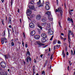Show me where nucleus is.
Returning <instances> with one entry per match:
<instances>
[{"mask_svg":"<svg viewBox=\"0 0 75 75\" xmlns=\"http://www.w3.org/2000/svg\"><path fill=\"white\" fill-rule=\"evenodd\" d=\"M47 26L46 28V30H48V33L49 35H52L53 34V31L51 30V25L50 23H48L47 24Z\"/></svg>","mask_w":75,"mask_h":75,"instance_id":"nucleus-1","label":"nucleus"},{"mask_svg":"<svg viewBox=\"0 0 75 75\" xmlns=\"http://www.w3.org/2000/svg\"><path fill=\"white\" fill-rule=\"evenodd\" d=\"M58 11H59V12L60 11L61 16V17H62V14H63V11H62V9L61 8V7L58 8V9H56L55 10V12H58Z\"/></svg>","mask_w":75,"mask_h":75,"instance_id":"nucleus-2","label":"nucleus"},{"mask_svg":"<svg viewBox=\"0 0 75 75\" xmlns=\"http://www.w3.org/2000/svg\"><path fill=\"white\" fill-rule=\"evenodd\" d=\"M1 41L2 44H4V41L5 43L7 42V39L5 37H4L3 38H1Z\"/></svg>","mask_w":75,"mask_h":75,"instance_id":"nucleus-3","label":"nucleus"},{"mask_svg":"<svg viewBox=\"0 0 75 75\" xmlns=\"http://www.w3.org/2000/svg\"><path fill=\"white\" fill-rule=\"evenodd\" d=\"M1 66L4 68L6 67V63L4 62H2L0 63Z\"/></svg>","mask_w":75,"mask_h":75,"instance_id":"nucleus-4","label":"nucleus"},{"mask_svg":"<svg viewBox=\"0 0 75 75\" xmlns=\"http://www.w3.org/2000/svg\"><path fill=\"white\" fill-rule=\"evenodd\" d=\"M41 18V15L40 14L36 16V19L37 20H40Z\"/></svg>","mask_w":75,"mask_h":75,"instance_id":"nucleus-5","label":"nucleus"},{"mask_svg":"<svg viewBox=\"0 0 75 75\" xmlns=\"http://www.w3.org/2000/svg\"><path fill=\"white\" fill-rule=\"evenodd\" d=\"M41 36L42 37H43V38H47V35H46V34H45V33H43L41 35Z\"/></svg>","mask_w":75,"mask_h":75,"instance_id":"nucleus-6","label":"nucleus"},{"mask_svg":"<svg viewBox=\"0 0 75 75\" xmlns=\"http://www.w3.org/2000/svg\"><path fill=\"white\" fill-rule=\"evenodd\" d=\"M29 26L31 28H34V24L33 23H31L30 24Z\"/></svg>","mask_w":75,"mask_h":75,"instance_id":"nucleus-7","label":"nucleus"},{"mask_svg":"<svg viewBox=\"0 0 75 75\" xmlns=\"http://www.w3.org/2000/svg\"><path fill=\"white\" fill-rule=\"evenodd\" d=\"M34 37L35 39H36V40H38V39H39L40 38V35H35L34 36Z\"/></svg>","mask_w":75,"mask_h":75,"instance_id":"nucleus-8","label":"nucleus"},{"mask_svg":"<svg viewBox=\"0 0 75 75\" xmlns=\"http://www.w3.org/2000/svg\"><path fill=\"white\" fill-rule=\"evenodd\" d=\"M41 41L43 43L45 42L46 41V39H45V38H43L41 39Z\"/></svg>","mask_w":75,"mask_h":75,"instance_id":"nucleus-9","label":"nucleus"},{"mask_svg":"<svg viewBox=\"0 0 75 75\" xmlns=\"http://www.w3.org/2000/svg\"><path fill=\"white\" fill-rule=\"evenodd\" d=\"M37 26L38 27H39V28H40L41 30H42V27L40 26V23H37Z\"/></svg>","mask_w":75,"mask_h":75,"instance_id":"nucleus-10","label":"nucleus"},{"mask_svg":"<svg viewBox=\"0 0 75 75\" xmlns=\"http://www.w3.org/2000/svg\"><path fill=\"white\" fill-rule=\"evenodd\" d=\"M26 13L27 14L31 13V11L30 9H28L27 10Z\"/></svg>","mask_w":75,"mask_h":75,"instance_id":"nucleus-11","label":"nucleus"},{"mask_svg":"<svg viewBox=\"0 0 75 75\" xmlns=\"http://www.w3.org/2000/svg\"><path fill=\"white\" fill-rule=\"evenodd\" d=\"M8 23L9 24H11V17H9L8 20Z\"/></svg>","mask_w":75,"mask_h":75,"instance_id":"nucleus-12","label":"nucleus"},{"mask_svg":"<svg viewBox=\"0 0 75 75\" xmlns=\"http://www.w3.org/2000/svg\"><path fill=\"white\" fill-rule=\"evenodd\" d=\"M45 9L47 10H49L50 9V6L49 5H46L45 7Z\"/></svg>","mask_w":75,"mask_h":75,"instance_id":"nucleus-13","label":"nucleus"},{"mask_svg":"<svg viewBox=\"0 0 75 75\" xmlns=\"http://www.w3.org/2000/svg\"><path fill=\"white\" fill-rule=\"evenodd\" d=\"M35 31L33 30L32 31L31 33V35L32 36H33L35 35Z\"/></svg>","mask_w":75,"mask_h":75,"instance_id":"nucleus-14","label":"nucleus"},{"mask_svg":"<svg viewBox=\"0 0 75 75\" xmlns=\"http://www.w3.org/2000/svg\"><path fill=\"white\" fill-rule=\"evenodd\" d=\"M38 47H41L42 45H44V44H42V43L39 42L38 43Z\"/></svg>","mask_w":75,"mask_h":75,"instance_id":"nucleus-15","label":"nucleus"},{"mask_svg":"<svg viewBox=\"0 0 75 75\" xmlns=\"http://www.w3.org/2000/svg\"><path fill=\"white\" fill-rule=\"evenodd\" d=\"M29 8L32 10H34V9H35V8L34 7V6H29Z\"/></svg>","mask_w":75,"mask_h":75,"instance_id":"nucleus-16","label":"nucleus"},{"mask_svg":"<svg viewBox=\"0 0 75 75\" xmlns=\"http://www.w3.org/2000/svg\"><path fill=\"white\" fill-rule=\"evenodd\" d=\"M47 20V18H44L42 19V21L43 22H45Z\"/></svg>","mask_w":75,"mask_h":75,"instance_id":"nucleus-17","label":"nucleus"},{"mask_svg":"<svg viewBox=\"0 0 75 75\" xmlns=\"http://www.w3.org/2000/svg\"><path fill=\"white\" fill-rule=\"evenodd\" d=\"M46 14L48 16H50L51 15V13L49 11H47L46 12Z\"/></svg>","mask_w":75,"mask_h":75,"instance_id":"nucleus-18","label":"nucleus"},{"mask_svg":"<svg viewBox=\"0 0 75 75\" xmlns=\"http://www.w3.org/2000/svg\"><path fill=\"white\" fill-rule=\"evenodd\" d=\"M67 20H68V21H71L72 23H73V21H72V18L71 19L69 18H68L67 19Z\"/></svg>","mask_w":75,"mask_h":75,"instance_id":"nucleus-19","label":"nucleus"},{"mask_svg":"<svg viewBox=\"0 0 75 75\" xmlns=\"http://www.w3.org/2000/svg\"><path fill=\"white\" fill-rule=\"evenodd\" d=\"M62 54L63 57L64 58V57H65V54L64 53V50H63L62 51Z\"/></svg>","mask_w":75,"mask_h":75,"instance_id":"nucleus-20","label":"nucleus"},{"mask_svg":"<svg viewBox=\"0 0 75 75\" xmlns=\"http://www.w3.org/2000/svg\"><path fill=\"white\" fill-rule=\"evenodd\" d=\"M2 75H7V73L6 72H3L1 73Z\"/></svg>","mask_w":75,"mask_h":75,"instance_id":"nucleus-21","label":"nucleus"},{"mask_svg":"<svg viewBox=\"0 0 75 75\" xmlns=\"http://www.w3.org/2000/svg\"><path fill=\"white\" fill-rule=\"evenodd\" d=\"M6 59H7L8 58H10V57H9V55H4Z\"/></svg>","mask_w":75,"mask_h":75,"instance_id":"nucleus-22","label":"nucleus"},{"mask_svg":"<svg viewBox=\"0 0 75 75\" xmlns=\"http://www.w3.org/2000/svg\"><path fill=\"white\" fill-rule=\"evenodd\" d=\"M37 5H40V4H41V0H39V1L37 2Z\"/></svg>","mask_w":75,"mask_h":75,"instance_id":"nucleus-23","label":"nucleus"},{"mask_svg":"<svg viewBox=\"0 0 75 75\" xmlns=\"http://www.w3.org/2000/svg\"><path fill=\"white\" fill-rule=\"evenodd\" d=\"M57 40H54L53 42V44H55L57 43Z\"/></svg>","mask_w":75,"mask_h":75,"instance_id":"nucleus-24","label":"nucleus"},{"mask_svg":"<svg viewBox=\"0 0 75 75\" xmlns=\"http://www.w3.org/2000/svg\"><path fill=\"white\" fill-rule=\"evenodd\" d=\"M47 23H42V26H44V25H47Z\"/></svg>","mask_w":75,"mask_h":75,"instance_id":"nucleus-25","label":"nucleus"},{"mask_svg":"<svg viewBox=\"0 0 75 75\" xmlns=\"http://www.w3.org/2000/svg\"><path fill=\"white\" fill-rule=\"evenodd\" d=\"M34 0H32V1H31L30 3L32 4H34Z\"/></svg>","mask_w":75,"mask_h":75,"instance_id":"nucleus-26","label":"nucleus"},{"mask_svg":"<svg viewBox=\"0 0 75 75\" xmlns=\"http://www.w3.org/2000/svg\"><path fill=\"white\" fill-rule=\"evenodd\" d=\"M71 52L72 55H75V50H74V54H73V51H72V50H71Z\"/></svg>","mask_w":75,"mask_h":75,"instance_id":"nucleus-27","label":"nucleus"},{"mask_svg":"<svg viewBox=\"0 0 75 75\" xmlns=\"http://www.w3.org/2000/svg\"><path fill=\"white\" fill-rule=\"evenodd\" d=\"M26 60H27V62L28 64H29V61H28V57H27L26 58Z\"/></svg>","mask_w":75,"mask_h":75,"instance_id":"nucleus-28","label":"nucleus"},{"mask_svg":"<svg viewBox=\"0 0 75 75\" xmlns=\"http://www.w3.org/2000/svg\"><path fill=\"white\" fill-rule=\"evenodd\" d=\"M68 41H69V44H70V45H71V43L70 42L71 41V39L70 38H68Z\"/></svg>","mask_w":75,"mask_h":75,"instance_id":"nucleus-29","label":"nucleus"},{"mask_svg":"<svg viewBox=\"0 0 75 75\" xmlns=\"http://www.w3.org/2000/svg\"><path fill=\"white\" fill-rule=\"evenodd\" d=\"M53 37H54V35H52L50 39V41H52V39L53 38Z\"/></svg>","mask_w":75,"mask_h":75,"instance_id":"nucleus-30","label":"nucleus"},{"mask_svg":"<svg viewBox=\"0 0 75 75\" xmlns=\"http://www.w3.org/2000/svg\"><path fill=\"white\" fill-rule=\"evenodd\" d=\"M56 47H57L58 48H59V47H60V45H56Z\"/></svg>","mask_w":75,"mask_h":75,"instance_id":"nucleus-31","label":"nucleus"},{"mask_svg":"<svg viewBox=\"0 0 75 75\" xmlns=\"http://www.w3.org/2000/svg\"><path fill=\"white\" fill-rule=\"evenodd\" d=\"M52 56H53V54H52L50 58V59H52Z\"/></svg>","mask_w":75,"mask_h":75,"instance_id":"nucleus-32","label":"nucleus"},{"mask_svg":"<svg viewBox=\"0 0 75 75\" xmlns=\"http://www.w3.org/2000/svg\"><path fill=\"white\" fill-rule=\"evenodd\" d=\"M42 6H43V4H40L39 6V7H41Z\"/></svg>","mask_w":75,"mask_h":75,"instance_id":"nucleus-33","label":"nucleus"},{"mask_svg":"<svg viewBox=\"0 0 75 75\" xmlns=\"http://www.w3.org/2000/svg\"><path fill=\"white\" fill-rule=\"evenodd\" d=\"M45 74V71H43L42 73V75L43 74Z\"/></svg>","mask_w":75,"mask_h":75,"instance_id":"nucleus-34","label":"nucleus"},{"mask_svg":"<svg viewBox=\"0 0 75 75\" xmlns=\"http://www.w3.org/2000/svg\"><path fill=\"white\" fill-rule=\"evenodd\" d=\"M46 5H49L50 4V3L48 2H47L46 3Z\"/></svg>","mask_w":75,"mask_h":75,"instance_id":"nucleus-35","label":"nucleus"},{"mask_svg":"<svg viewBox=\"0 0 75 75\" xmlns=\"http://www.w3.org/2000/svg\"><path fill=\"white\" fill-rule=\"evenodd\" d=\"M11 45L12 46H14V42H12L11 43Z\"/></svg>","mask_w":75,"mask_h":75,"instance_id":"nucleus-36","label":"nucleus"},{"mask_svg":"<svg viewBox=\"0 0 75 75\" xmlns=\"http://www.w3.org/2000/svg\"><path fill=\"white\" fill-rule=\"evenodd\" d=\"M70 33H71V30H69L68 35H70Z\"/></svg>","mask_w":75,"mask_h":75,"instance_id":"nucleus-37","label":"nucleus"},{"mask_svg":"<svg viewBox=\"0 0 75 75\" xmlns=\"http://www.w3.org/2000/svg\"><path fill=\"white\" fill-rule=\"evenodd\" d=\"M18 38H17L15 39V42H17V41H18Z\"/></svg>","mask_w":75,"mask_h":75,"instance_id":"nucleus-38","label":"nucleus"},{"mask_svg":"<svg viewBox=\"0 0 75 75\" xmlns=\"http://www.w3.org/2000/svg\"><path fill=\"white\" fill-rule=\"evenodd\" d=\"M38 32L39 33H41V30H40V29H38Z\"/></svg>","mask_w":75,"mask_h":75,"instance_id":"nucleus-39","label":"nucleus"},{"mask_svg":"<svg viewBox=\"0 0 75 75\" xmlns=\"http://www.w3.org/2000/svg\"><path fill=\"white\" fill-rule=\"evenodd\" d=\"M45 64H48V60H47L45 61Z\"/></svg>","mask_w":75,"mask_h":75,"instance_id":"nucleus-40","label":"nucleus"},{"mask_svg":"<svg viewBox=\"0 0 75 75\" xmlns=\"http://www.w3.org/2000/svg\"><path fill=\"white\" fill-rule=\"evenodd\" d=\"M28 58V59H29V60L30 61H31V57H29Z\"/></svg>","mask_w":75,"mask_h":75,"instance_id":"nucleus-41","label":"nucleus"},{"mask_svg":"<svg viewBox=\"0 0 75 75\" xmlns=\"http://www.w3.org/2000/svg\"><path fill=\"white\" fill-rule=\"evenodd\" d=\"M23 37H24V38H25V34L24 33H23Z\"/></svg>","mask_w":75,"mask_h":75,"instance_id":"nucleus-42","label":"nucleus"},{"mask_svg":"<svg viewBox=\"0 0 75 75\" xmlns=\"http://www.w3.org/2000/svg\"><path fill=\"white\" fill-rule=\"evenodd\" d=\"M48 49H47L45 50V52L46 53H47L48 52Z\"/></svg>","mask_w":75,"mask_h":75,"instance_id":"nucleus-43","label":"nucleus"},{"mask_svg":"<svg viewBox=\"0 0 75 75\" xmlns=\"http://www.w3.org/2000/svg\"><path fill=\"white\" fill-rule=\"evenodd\" d=\"M60 38L62 39V40H63V37H62V36H60Z\"/></svg>","mask_w":75,"mask_h":75,"instance_id":"nucleus-44","label":"nucleus"},{"mask_svg":"<svg viewBox=\"0 0 75 75\" xmlns=\"http://www.w3.org/2000/svg\"><path fill=\"white\" fill-rule=\"evenodd\" d=\"M25 48H27L28 47V46L27 45V44H25Z\"/></svg>","mask_w":75,"mask_h":75,"instance_id":"nucleus-45","label":"nucleus"},{"mask_svg":"<svg viewBox=\"0 0 75 75\" xmlns=\"http://www.w3.org/2000/svg\"><path fill=\"white\" fill-rule=\"evenodd\" d=\"M58 44H61V42L60 41H58L57 42Z\"/></svg>","mask_w":75,"mask_h":75,"instance_id":"nucleus-46","label":"nucleus"},{"mask_svg":"<svg viewBox=\"0 0 75 75\" xmlns=\"http://www.w3.org/2000/svg\"><path fill=\"white\" fill-rule=\"evenodd\" d=\"M33 75H34V73H35V72H34V71H35V69H33Z\"/></svg>","mask_w":75,"mask_h":75,"instance_id":"nucleus-47","label":"nucleus"},{"mask_svg":"<svg viewBox=\"0 0 75 75\" xmlns=\"http://www.w3.org/2000/svg\"><path fill=\"white\" fill-rule=\"evenodd\" d=\"M2 24H3V25H4V20H2Z\"/></svg>","mask_w":75,"mask_h":75,"instance_id":"nucleus-48","label":"nucleus"},{"mask_svg":"<svg viewBox=\"0 0 75 75\" xmlns=\"http://www.w3.org/2000/svg\"><path fill=\"white\" fill-rule=\"evenodd\" d=\"M8 31L9 34H10V29H8Z\"/></svg>","mask_w":75,"mask_h":75,"instance_id":"nucleus-49","label":"nucleus"},{"mask_svg":"<svg viewBox=\"0 0 75 75\" xmlns=\"http://www.w3.org/2000/svg\"><path fill=\"white\" fill-rule=\"evenodd\" d=\"M31 16L32 17H35V16L34 15V14H32Z\"/></svg>","mask_w":75,"mask_h":75,"instance_id":"nucleus-50","label":"nucleus"},{"mask_svg":"<svg viewBox=\"0 0 75 75\" xmlns=\"http://www.w3.org/2000/svg\"><path fill=\"white\" fill-rule=\"evenodd\" d=\"M27 54H28V55H30V52L29 51H28L27 52Z\"/></svg>","mask_w":75,"mask_h":75,"instance_id":"nucleus-51","label":"nucleus"},{"mask_svg":"<svg viewBox=\"0 0 75 75\" xmlns=\"http://www.w3.org/2000/svg\"><path fill=\"white\" fill-rule=\"evenodd\" d=\"M22 45H23V47H24V42L23 41H22Z\"/></svg>","mask_w":75,"mask_h":75,"instance_id":"nucleus-52","label":"nucleus"},{"mask_svg":"<svg viewBox=\"0 0 75 75\" xmlns=\"http://www.w3.org/2000/svg\"><path fill=\"white\" fill-rule=\"evenodd\" d=\"M12 29L13 33H14V29L13 28H12Z\"/></svg>","mask_w":75,"mask_h":75,"instance_id":"nucleus-53","label":"nucleus"},{"mask_svg":"<svg viewBox=\"0 0 75 75\" xmlns=\"http://www.w3.org/2000/svg\"><path fill=\"white\" fill-rule=\"evenodd\" d=\"M69 63L70 64V65H71V61H69Z\"/></svg>","mask_w":75,"mask_h":75,"instance_id":"nucleus-54","label":"nucleus"},{"mask_svg":"<svg viewBox=\"0 0 75 75\" xmlns=\"http://www.w3.org/2000/svg\"><path fill=\"white\" fill-rule=\"evenodd\" d=\"M61 35H64V33H61Z\"/></svg>","mask_w":75,"mask_h":75,"instance_id":"nucleus-55","label":"nucleus"},{"mask_svg":"<svg viewBox=\"0 0 75 75\" xmlns=\"http://www.w3.org/2000/svg\"><path fill=\"white\" fill-rule=\"evenodd\" d=\"M66 54L67 55H69V53H68V52H67L66 53Z\"/></svg>","mask_w":75,"mask_h":75,"instance_id":"nucleus-56","label":"nucleus"},{"mask_svg":"<svg viewBox=\"0 0 75 75\" xmlns=\"http://www.w3.org/2000/svg\"><path fill=\"white\" fill-rule=\"evenodd\" d=\"M69 13L70 15H71V11H69Z\"/></svg>","mask_w":75,"mask_h":75,"instance_id":"nucleus-57","label":"nucleus"},{"mask_svg":"<svg viewBox=\"0 0 75 75\" xmlns=\"http://www.w3.org/2000/svg\"><path fill=\"white\" fill-rule=\"evenodd\" d=\"M4 0H1V1H2V3H3L4 2Z\"/></svg>","mask_w":75,"mask_h":75,"instance_id":"nucleus-58","label":"nucleus"},{"mask_svg":"<svg viewBox=\"0 0 75 75\" xmlns=\"http://www.w3.org/2000/svg\"><path fill=\"white\" fill-rule=\"evenodd\" d=\"M11 5H12V4H13V0H11Z\"/></svg>","mask_w":75,"mask_h":75,"instance_id":"nucleus-59","label":"nucleus"},{"mask_svg":"<svg viewBox=\"0 0 75 75\" xmlns=\"http://www.w3.org/2000/svg\"><path fill=\"white\" fill-rule=\"evenodd\" d=\"M63 39L64 41H65V40H67V39L66 38H63Z\"/></svg>","mask_w":75,"mask_h":75,"instance_id":"nucleus-60","label":"nucleus"},{"mask_svg":"<svg viewBox=\"0 0 75 75\" xmlns=\"http://www.w3.org/2000/svg\"><path fill=\"white\" fill-rule=\"evenodd\" d=\"M9 28H11V25H9Z\"/></svg>","mask_w":75,"mask_h":75,"instance_id":"nucleus-61","label":"nucleus"},{"mask_svg":"<svg viewBox=\"0 0 75 75\" xmlns=\"http://www.w3.org/2000/svg\"><path fill=\"white\" fill-rule=\"evenodd\" d=\"M43 56V55H42V54H41L40 55V57H41V58H42V57Z\"/></svg>","mask_w":75,"mask_h":75,"instance_id":"nucleus-62","label":"nucleus"},{"mask_svg":"<svg viewBox=\"0 0 75 75\" xmlns=\"http://www.w3.org/2000/svg\"><path fill=\"white\" fill-rule=\"evenodd\" d=\"M68 35V38H70V37H69V35Z\"/></svg>","mask_w":75,"mask_h":75,"instance_id":"nucleus-63","label":"nucleus"},{"mask_svg":"<svg viewBox=\"0 0 75 75\" xmlns=\"http://www.w3.org/2000/svg\"><path fill=\"white\" fill-rule=\"evenodd\" d=\"M36 60H35V59H34V62H35V63H36Z\"/></svg>","mask_w":75,"mask_h":75,"instance_id":"nucleus-64","label":"nucleus"}]
</instances>
